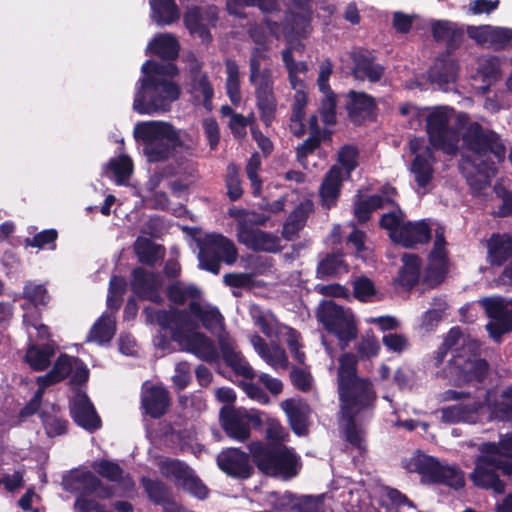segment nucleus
<instances>
[{"label": "nucleus", "instance_id": "8fccbe9b", "mask_svg": "<svg viewBox=\"0 0 512 512\" xmlns=\"http://www.w3.org/2000/svg\"><path fill=\"white\" fill-rule=\"evenodd\" d=\"M225 186L230 201L235 202L242 197L244 191L240 178V168L235 163L228 164L226 168Z\"/></svg>", "mask_w": 512, "mask_h": 512}, {"label": "nucleus", "instance_id": "39448f33", "mask_svg": "<svg viewBox=\"0 0 512 512\" xmlns=\"http://www.w3.org/2000/svg\"><path fill=\"white\" fill-rule=\"evenodd\" d=\"M248 451L257 469L269 477L290 480L296 477L302 468L300 456L294 448L286 445L252 441L248 444Z\"/></svg>", "mask_w": 512, "mask_h": 512}, {"label": "nucleus", "instance_id": "09e8293b", "mask_svg": "<svg viewBox=\"0 0 512 512\" xmlns=\"http://www.w3.org/2000/svg\"><path fill=\"white\" fill-rule=\"evenodd\" d=\"M384 206V197L378 194L370 195L365 199H360L354 204V216L359 223H366L373 211L381 209Z\"/></svg>", "mask_w": 512, "mask_h": 512}, {"label": "nucleus", "instance_id": "dca6fc26", "mask_svg": "<svg viewBox=\"0 0 512 512\" xmlns=\"http://www.w3.org/2000/svg\"><path fill=\"white\" fill-rule=\"evenodd\" d=\"M498 165L491 158L466 160L461 166V171L473 194H479L489 187L491 179L498 172Z\"/></svg>", "mask_w": 512, "mask_h": 512}, {"label": "nucleus", "instance_id": "6e6552de", "mask_svg": "<svg viewBox=\"0 0 512 512\" xmlns=\"http://www.w3.org/2000/svg\"><path fill=\"white\" fill-rule=\"evenodd\" d=\"M143 314L147 323L157 324L162 330H169L172 339L178 344L199 329V324L189 307L185 309L171 307L166 310L148 306L143 309Z\"/></svg>", "mask_w": 512, "mask_h": 512}, {"label": "nucleus", "instance_id": "f257e3e1", "mask_svg": "<svg viewBox=\"0 0 512 512\" xmlns=\"http://www.w3.org/2000/svg\"><path fill=\"white\" fill-rule=\"evenodd\" d=\"M144 77L140 80V87L136 91L133 109L140 115H152L167 112L171 104L178 100L181 89L178 84L165 77L173 78L179 70L173 63H158L147 60L142 65Z\"/></svg>", "mask_w": 512, "mask_h": 512}, {"label": "nucleus", "instance_id": "37998d69", "mask_svg": "<svg viewBox=\"0 0 512 512\" xmlns=\"http://www.w3.org/2000/svg\"><path fill=\"white\" fill-rule=\"evenodd\" d=\"M150 5L158 24H171L180 17L175 0H150Z\"/></svg>", "mask_w": 512, "mask_h": 512}, {"label": "nucleus", "instance_id": "20e7f679", "mask_svg": "<svg viewBox=\"0 0 512 512\" xmlns=\"http://www.w3.org/2000/svg\"><path fill=\"white\" fill-rule=\"evenodd\" d=\"M134 137L142 143L143 154L150 163L165 162L183 147L179 130L165 121L139 122L134 128Z\"/></svg>", "mask_w": 512, "mask_h": 512}, {"label": "nucleus", "instance_id": "49530a36", "mask_svg": "<svg viewBox=\"0 0 512 512\" xmlns=\"http://www.w3.org/2000/svg\"><path fill=\"white\" fill-rule=\"evenodd\" d=\"M345 420V440L355 449L363 452L366 450L365 430L357 424L356 416H343Z\"/></svg>", "mask_w": 512, "mask_h": 512}, {"label": "nucleus", "instance_id": "f3484780", "mask_svg": "<svg viewBox=\"0 0 512 512\" xmlns=\"http://www.w3.org/2000/svg\"><path fill=\"white\" fill-rule=\"evenodd\" d=\"M130 288L140 300L151 301L156 304H162L163 298L160 294L161 278L153 271H147L138 266L131 272Z\"/></svg>", "mask_w": 512, "mask_h": 512}, {"label": "nucleus", "instance_id": "2eb2a0df", "mask_svg": "<svg viewBox=\"0 0 512 512\" xmlns=\"http://www.w3.org/2000/svg\"><path fill=\"white\" fill-rule=\"evenodd\" d=\"M226 7L230 15L240 19L246 18V7H257L264 15L263 23L272 35H276L282 26V23L269 18L270 15L281 12L280 0H226Z\"/></svg>", "mask_w": 512, "mask_h": 512}, {"label": "nucleus", "instance_id": "2f4dec72", "mask_svg": "<svg viewBox=\"0 0 512 512\" xmlns=\"http://www.w3.org/2000/svg\"><path fill=\"white\" fill-rule=\"evenodd\" d=\"M442 466L438 459L433 456L418 455L409 461L407 469L421 475L424 482L436 484L439 481Z\"/></svg>", "mask_w": 512, "mask_h": 512}, {"label": "nucleus", "instance_id": "f704fd0d", "mask_svg": "<svg viewBox=\"0 0 512 512\" xmlns=\"http://www.w3.org/2000/svg\"><path fill=\"white\" fill-rule=\"evenodd\" d=\"M183 21L191 35L198 36L203 43L212 41V34L204 23L203 11L200 6H188L184 12Z\"/></svg>", "mask_w": 512, "mask_h": 512}, {"label": "nucleus", "instance_id": "c03bdc74", "mask_svg": "<svg viewBox=\"0 0 512 512\" xmlns=\"http://www.w3.org/2000/svg\"><path fill=\"white\" fill-rule=\"evenodd\" d=\"M116 332L115 321L110 315L103 314L92 326L89 339L99 344L109 343Z\"/></svg>", "mask_w": 512, "mask_h": 512}, {"label": "nucleus", "instance_id": "69168bd1", "mask_svg": "<svg viewBox=\"0 0 512 512\" xmlns=\"http://www.w3.org/2000/svg\"><path fill=\"white\" fill-rule=\"evenodd\" d=\"M512 41V28L492 26L490 32V46L495 51L504 50Z\"/></svg>", "mask_w": 512, "mask_h": 512}, {"label": "nucleus", "instance_id": "f03ea898", "mask_svg": "<svg viewBox=\"0 0 512 512\" xmlns=\"http://www.w3.org/2000/svg\"><path fill=\"white\" fill-rule=\"evenodd\" d=\"M337 369V390L343 416L371 412L376 407L377 393L368 378L357 374V358L351 352L343 353Z\"/></svg>", "mask_w": 512, "mask_h": 512}, {"label": "nucleus", "instance_id": "5fc2aeb1", "mask_svg": "<svg viewBox=\"0 0 512 512\" xmlns=\"http://www.w3.org/2000/svg\"><path fill=\"white\" fill-rule=\"evenodd\" d=\"M58 239V231L54 228L45 229L35 234L33 237H27L24 239L26 247L38 248V249H56V241Z\"/></svg>", "mask_w": 512, "mask_h": 512}, {"label": "nucleus", "instance_id": "13d9d810", "mask_svg": "<svg viewBox=\"0 0 512 512\" xmlns=\"http://www.w3.org/2000/svg\"><path fill=\"white\" fill-rule=\"evenodd\" d=\"M359 150L355 145L345 144L337 153V162L345 170L347 178L358 167Z\"/></svg>", "mask_w": 512, "mask_h": 512}, {"label": "nucleus", "instance_id": "bb28decb", "mask_svg": "<svg viewBox=\"0 0 512 512\" xmlns=\"http://www.w3.org/2000/svg\"><path fill=\"white\" fill-rule=\"evenodd\" d=\"M397 234L395 242L405 248H413L417 244H426L431 240V228L424 220L403 223Z\"/></svg>", "mask_w": 512, "mask_h": 512}, {"label": "nucleus", "instance_id": "0eeeda50", "mask_svg": "<svg viewBox=\"0 0 512 512\" xmlns=\"http://www.w3.org/2000/svg\"><path fill=\"white\" fill-rule=\"evenodd\" d=\"M463 146L476 159L491 158L495 164H501L506 157V146L500 135L492 129L484 128L478 122L469 124L462 134Z\"/></svg>", "mask_w": 512, "mask_h": 512}, {"label": "nucleus", "instance_id": "a878e982", "mask_svg": "<svg viewBox=\"0 0 512 512\" xmlns=\"http://www.w3.org/2000/svg\"><path fill=\"white\" fill-rule=\"evenodd\" d=\"M281 407L287 415L288 423L293 433L297 436L307 435L310 414L309 405L290 398L284 400L281 403Z\"/></svg>", "mask_w": 512, "mask_h": 512}, {"label": "nucleus", "instance_id": "338daca9", "mask_svg": "<svg viewBox=\"0 0 512 512\" xmlns=\"http://www.w3.org/2000/svg\"><path fill=\"white\" fill-rule=\"evenodd\" d=\"M89 369L82 359L79 357L75 360L73 371L70 374L69 385L71 386L74 394L77 391H82L80 387L85 384L89 379Z\"/></svg>", "mask_w": 512, "mask_h": 512}, {"label": "nucleus", "instance_id": "aec40b11", "mask_svg": "<svg viewBox=\"0 0 512 512\" xmlns=\"http://www.w3.org/2000/svg\"><path fill=\"white\" fill-rule=\"evenodd\" d=\"M171 397L169 391L162 385H151L142 389L141 409L152 419H160L169 410Z\"/></svg>", "mask_w": 512, "mask_h": 512}, {"label": "nucleus", "instance_id": "0e129e2a", "mask_svg": "<svg viewBox=\"0 0 512 512\" xmlns=\"http://www.w3.org/2000/svg\"><path fill=\"white\" fill-rule=\"evenodd\" d=\"M403 213L400 209L398 211H392L384 213L379 221V226L389 231L390 238L395 242L398 237L400 227L403 225Z\"/></svg>", "mask_w": 512, "mask_h": 512}, {"label": "nucleus", "instance_id": "b1692460", "mask_svg": "<svg viewBox=\"0 0 512 512\" xmlns=\"http://www.w3.org/2000/svg\"><path fill=\"white\" fill-rule=\"evenodd\" d=\"M179 345L187 352L194 354L197 358L207 363H217L220 354L212 339L204 333L196 330Z\"/></svg>", "mask_w": 512, "mask_h": 512}, {"label": "nucleus", "instance_id": "e2e57ef3", "mask_svg": "<svg viewBox=\"0 0 512 512\" xmlns=\"http://www.w3.org/2000/svg\"><path fill=\"white\" fill-rule=\"evenodd\" d=\"M94 469L100 476L109 481L120 482L123 479L124 470L116 462L103 459L94 465Z\"/></svg>", "mask_w": 512, "mask_h": 512}, {"label": "nucleus", "instance_id": "ea45409f", "mask_svg": "<svg viewBox=\"0 0 512 512\" xmlns=\"http://www.w3.org/2000/svg\"><path fill=\"white\" fill-rule=\"evenodd\" d=\"M55 349L50 344L32 345L25 354V361L34 371H44L51 364Z\"/></svg>", "mask_w": 512, "mask_h": 512}, {"label": "nucleus", "instance_id": "393cba45", "mask_svg": "<svg viewBox=\"0 0 512 512\" xmlns=\"http://www.w3.org/2000/svg\"><path fill=\"white\" fill-rule=\"evenodd\" d=\"M354 67L352 73L357 79H368L370 82H378L384 75L385 68L375 63L374 54L366 49H360L352 54Z\"/></svg>", "mask_w": 512, "mask_h": 512}, {"label": "nucleus", "instance_id": "6e6d98bb", "mask_svg": "<svg viewBox=\"0 0 512 512\" xmlns=\"http://www.w3.org/2000/svg\"><path fill=\"white\" fill-rule=\"evenodd\" d=\"M321 92L324 94L319 107V114L321 119L325 125H335L337 122V95L333 90Z\"/></svg>", "mask_w": 512, "mask_h": 512}, {"label": "nucleus", "instance_id": "4468645a", "mask_svg": "<svg viewBox=\"0 0 512 512\" xmlns=\"http://www.w3.org/2000/svg\"><path fill=\"white\" fill-rule=\"evenodd\" d=\"M218 468L228 477L247 480L254 474V463L250 451L238 447L223 448L216 456Z\"/></svg>", "mask_w": 512, "mask_h": 512}, {"label": "nucleus", "instance_id": "72a5a7b5", "mask_svg": "<svg viewBox=\"0 0 512 512\" xmlns=\"http://www.w3.org/2000/svg\"><path fill=\"white\" fill-rule=\"evenodd\" d=\"M488 257L491 265L502 266L512 261V236L493 234L488 243Z\"/></svg>", "mask_w": 512, "mask_h": 512}, {"label": "nucleus", "instance_id": "a211bd4d", "mask_svg": "<svg viewBox=\"0 0 512 512\" xmlns=\"http://www.w3.org/2000/svg\"><path fill=\"white\" fill-rule=\"evenodd\" d=\"M69 412L74 423L90 433L102 427V420L84 391H77L74 394L69 403Z\"/></svg>", "mask_w": 512, "mask_h": 512}, {"label": "nucleus", "instance_id": "c756f323", "mask_svg": "<svg viewBox=\"0 0 512 512\" xmlns=\"http://www.w3.org/2000/svg\"><path fill=\"white\" fill-rule=\"evenodd\" d=\"M403 265L398 271L394 282L407 291L414 289L420 282L421 259L416 254L404 253L402 256Z\"/></svg>", "mask_w": 512, "mask_h": 512}, {"label": "nucleus", "instance_id": "c9c22d12", "mask_svg": "<svg viewBox=\"0 0 512 512\" xmlns=\"http://www.w3.org/2000/svg\"><path fill=\"white\" fill-rule=\"evenodd\" d=\"M60 407L56 404L51 406V410H41L38 415L46 435L49 438L62 436L67 433L69 422L66 418L59 415Z\"/></svg>", "mask_w": 512, "mask_h": 512}, {"label": "nucleus", "instance_id": "1a4fd4ad", "mask_svg": "<svg viewBox=\"0 0 512 512\" xmlns=\"http://www.w3.org/2000/svg\"><path fill=\"white\" fill-rule=\"evenodd\" d=\"M219 423L228 438L245 442L251 436V429L258 430L263 425L261 413L256 409L223 405L219 411Z\"/></svg>", "mask_w": 512, "mask_h": 512}, {"label": "nucleus", "instance_id": "5701e85b", "mask_svg": "<svg viewBox=\"0 0 512 512\" xmlns=\"http://www.w3.org/2000/svg\"><path fill=\"white\" fill-rule=\"evenodd\" d=\"M454 369L458 384H481L488 376L489 364L483 358H460L455 360Z\"/></svg>", "mask_w": 512, "mask_h": 512}, {"label": "nucleus", "instance_id": "864d4df0", "mask_svg": "<svg viewBox=\"0 0 512 512\" xmlns=\"http://www.w3.org/2000/svg\"><path fill=\"white\" fill-rule=\"evenodd\" d=\"M159 245L149 239L137 240L134 251L141 264L153 267L158 260Z\"/></svg>", "mask_w": 512, "mask_h": 512}, {"label": "nucleus", "instance_id": "7ed1b4c3", "mask_svg": "<svg viewBox=\"0 0 512 512\" xmlns=\"http://www.w3.org/2000/svg\"><path fill=\"white\" fill-rule=\"evenodd\" d=\"M249 36L257 44L249 58V83L254 87L256 107L262 123L269 127L276 118L277 99L274 92L273 71L261 67L262 61L269 60L267 36L262 27L249 30Z\"/></svg>", "mask_w": 512, "mask_h": 512}, {"label": "nucleus", "instance_id": "4d7b16f0", "mask_svg": "<svg viewBox=\"0 0 512 512\" xmlns=\"http://www.w3.org/2000/svg\"><path fill=\"white\" fill-rule=\"evenodd\" d=\"M436 484H443L455 490L462 489L465 486L464 473L456 465H443Z\"/></svg>", "mask_w": 512, "mask_h": 512}, {"label": "nucleus", "instance_id": "ddd939ff", "mask_svg": "<svg viewBox=\"0 0 512 512\" xmlns=\"http://www.w3.org/2000/svg\"><path fill=\"white\" fill-rule=\"evenodd\" d=\"M160 472L165 477H173L179 487L197 498L203 500L208 497V488L184 461L166 459L160 464Z\"/></svg>", "mask_w": 512, "mask_h": 512}, {"label": "nucleus", "instance_id": "473e14b6", "mask_svg": "<svg viewBox=\"0 0 512 512\" xmlns=\"http://www.w3.org/2000/svg\"><path fill=\"white\" fill-rule=\"evenodd\" d=\"M342 168L333 165L326 173L320 188V195L324 205L331 208L336 205L342 186Z\"/></svg>", "mask_w": 512, "mask_h": 512}, {"label": "nucleus", "instance_id": "e433bc0d", "mask_svg": "<svg viewBox=\"0 0 512 512\" xmlns=\"http://www.w3.org/2000/svg\"><path fill=\"white\" fill-rule=\"evenodd\" d=\"M349 267L344 260V254L341 250L327 253L323 259L318 262L316 268L317 277L324 279L334 277L340 273L348 272Z\"/></svg>", "mask_w": 512, "mask_h": 512}, {"label": "nucleus", "instance_id": "3c124183", "mask_svg": "<svg viewBox=\"0 0 512 512\" xmlns=\"http://www.w3.org/2000/svg\"><path fill=\"white\" fill-rule=\"evenodd\" d=\"M357 354H354L358 359L366 360L378 356L380 352V344L373 331L370 329L361 337L355 346Z\"/></svg>", "mask_w": 512, "mask_h": 512}, {"label": "nucleus", "instance_id": "58836bf2", "mask_svg": "<svg viewBox=\"0 0 512 512\" xmlns=\"http://www.w3.org/2000/svg\"><path fill=\"white\" fill-rule=\"evenodd\" d=\"M189 310L197 322L207 330H212L223 324L224 317L217 307H203L198 300H191Z\"/></svg>", "mask_w": 512, "mask_h": 512}, {"label": "nucleus", "instance_id": "cd10ccee", "mask_svg": "<svg viewBox=\"0 0 512 512\" xmlns=\"http://www.w3.org/2000/svg\"><path fill=\"white\" fill-rule=\"evenodd\" d=\"M436 162L434 152L431 147L427 146L423 152L416 153L410 167L411 173L414 175L415 183L421 187H427L433 180L434 168Z\"/></svg>", "mask_w": 512, "mask_h": 512}, {"label": "nucleus", "instance_id": "603ef678", "mask_svg": "<svg viewBox=\"0 0 512 512\" xmlns=\"http://www.w3.org/2000/svg\"><path fill=\"white\" fill-rule=\"evenodd\" d=\"M107 169L114 174L118 184H123L129 179L133 172V163L129 156L120 155L109 160Z\"/></svg>", "mask_w": 512, "mask_h": 512}, {"label": "nucleus", "instance_id": "680f3d73", "mask_svg": "<svg viewBox=\"0 0 512 512\" xmlns=\"http://www.w3.org/2000/svg\"><path fill=\"white\" fill-rule=\"evenodd\" d=\"M353 295L360 302H370L376 295V288L372 280L360 276L353 282Z\"/></svg>", "mask_w": 512, "mask_h": 512}, {"label": "nucleus", "instance_id": "9d476101", "mask_svg": "<svg viewBox=\"0 0 512 512\" xmlns=\"http://www.w3.org/2000/svg\"><path fill=\"white\" fill-rule=\"evenodd\" d=\"M237 256L238 252L234 242L222 234H208L200 245L201 267L216 275L220 271L221 261L232 265L236 262Z\"/></svg>", "mask_w": 512, "mask_h": 512}, {"label": "nucleus", "instance_id": "a18cd8bd", "mask_svg": "<svg viewBox=\"0 0 512 512\" xmlns=\"http://www.w3.org/2000/svg\"><path fill=\"white\" fill-rule=\"evenodd\" d=\"M141 485L151 502L162 505L172 495L171 489L159 479L141 478Z\"/></svg>", "mask_w": 512, "mask_h": 512}, {"label": "nucleus", "instance_id": "4be33fe9", "mask_svg": "<svg viewBox=\"0 0 512 512\" xmlns=\"http://www.w3.org/2000/svg\"><path fill=\"white\" fill-rule=\"evenodd\" d=\"M221 358L232 371L246 379H253L255 373L242 353L236 350L235 342L227 334H219L217 337Z\"/></svg>", "mask_w": 512, "mask_h": 512}, {"label": "nucleus", "instance_id": "6ab92c4d", "mask_svg": "<svg viewBox=\"0 0 512 512\" xmlns=\"http://www.w3.org/2000/svg\"><path fill=\"white\" fill-rule=\"evenodd\" d=\"M345 109L349 120L360 126L365 121H374L377 117V104L373 96L363 91L351 90L346 94Z\"/></svg>", "mask_w": 512, "mask_h": 512}, {"label": "nucleus", "instance_id": "c85d7f7f", "mask_svg": "<svg viewBox=\"0 0 512 512\" xmlns=\"http://www.w3.org/2000/svg\"><path fill=\"white\" fill-rule=\"evenodd\" d=\"M482 407L483 404L480 401L443 407L441 409V421L446 424L473 423L476 421Z\"/></svg>", "mask_w": 512, "mask_h": 512}, {"label": "nucleus", "instance_id": "052dcab7", "mask_svg": "<svg viewBox=\"0 0 512 512\" xmlns=\"http://www.w3.org/2000/svg\"><path fill=\"white\" fill-rule=\"evenodd\" d=\"M261 167V156L258 152H254L248 159L245 171L248 180L250 181L252 194L254 197H258L262 191V180L258 175V171Z\"/></svg>", "mask_w": 512, "mask_h": 512}, {"label": "nucleus", "instance_id": "7c9ffc66", "mask_svg": "<svg viewBox=\"0 0 512 512\" xmlns=\"http://www.w3.org/2000/svg\"><path fill=\"white\" fill-rule=\"evenodd\" d=\"M311 12H295L287 9L282 21V30L287 39L305 37L311 30Z\"/></svg>", "mask_w": 512, "mask_h": 512}, {"label": "nucleus", "instance_id": "9b49d317", "mask_svg": "<svg viewBox=\"0 0 512 512\" xmlns=\"http://www.w3.org/2000/svg\"><path fill=\"white\" fill-rule=\"evenodd\" d=\"M474 464L470 479L476 487L492 490L495 494L505 492L506 484L500 479L497 471H501L504 476H511L512 462L496 461L491 457H476Z\"/></svg>", "mask_w": 512, "mask_h": 512}, {"label": "nucleus", "instance_id": "f8f14e48", "mask_svg": "<svg viewBox=\"0 0 512 512\" xmlns=\"http://www.w3.org/2000/svg\"><path fill=\"white\" fill-rule=\"evenodd\" d=\"M426 132L432 148L448 155L458 150V132L450 127L449 117L442 109H436L426 117Z\"/></svg>", "mask_w": 512, "mask_h": 512}, {"label": "nucleus", "instance_id": "774afa93", "mask_svg": "<svg viewBox=\"0 0 512 512\" xmlns=\"http://www.w3.org/2000/svg\"><path fill=\"white\" fill-rule=\"evenodd\" d=\"M496 413L502 420L512 421V385L501 394V400L495 406Z\"/></svg>", "mask_w": 512, "mask_h": 512}, {"label": "nucleus", "instance_id": "bf43d9fd", "mask_svg": "<svg viewBox=\"0 0 512 512\" xmlns=\"http://www.w3.org/2000/svg\"><path fill=\"white\" fill-rule=\"evenodd\" d=\"M22 297L35 307L47 305L50 299L46 286L44 284H35L32 281L25 282Z\"/></svg>", "mask_w": 512, "mask_h": 512}, {"label": "nucleus", "instance_id": "4c0bfd02", "mask_svg": "<svg viewBox=\"0 0 512 512\" xmlns=\"http://www.w3.org/2000/svg\"><path fill=\"white\" fill-rule=\"evenodd\" d=\"M148 49L161 59L175 60L179 55L180 45L173 35L159 34L149 43Z\"/></svg>", "mask_w": 512, "mask_h": 512}, {"label": "nucleus", "instance_id": "de8ad7c7", "mask_svg": "<svg viewBox=\"0 0 512 512\" xmlns=\"http://www.w3.org/2000/svg\"><path fill=\"white\" fill-rule=\"evenodd\" d=\"M200 290L194 286H184L181 282L176 281L170 284L166 290L168 300L175 305H184L188 298L197 300L200 297Z\"/></svg>", "mask_w": 512, "mask_h": 512}, {"label": "nucleus", "instance_id": "a19ab883", "mask_svg": "<svg viewBox=\"0 0 512 512\" xmlns=\"http://www.w3.org/2000/svg\"><path fill=\"white\" fill-rule=\"evenodd\" d=\"M448 268V261L429 259L421 279L422 286L427 289L440 286L447 277Z\"/></svg>", "mask_w": 512, "mask_h": 512}, {"label": "nucleus", "instance_id": "423d86ee", "mask_svg": "<svg viewBox=\"0 0 512 512\" xmlns=\"http://www.w3.org/2000/svg\"><path fill=\"white\" fill-rule=\"evenodd\" d=\"M317 319L324 329L334 335L341 350L358 336V327L354 314L333 300L324 301L317 309Z\"/></svg>", "mask_w": 512, "mask_h": 512}, {"label": "nucleus", "instance_id": "79ce46f5", "mask_svg": "<svg viewBox=\"0 0 512 512\" xmlns=\"http://www.w3.org/2000/svg\"><path fill=\"white\" fill-rule=\"evenodd\" d=\"M458 70L459 66L456 60L447 55L436 59L431 75L434 81L440 84H449L456 81Z\"/></svg>", "mask_w": 512, "mask_h": 512}, {"label": "nucleus", "instance_id": "412c9836", "mask_svg": "<svg viewBox=\"0 0 512 512\" xmlns=\"http://www.w3.org/2000/svg\"><path fill=\"white\" fill-rule=\"evenodd\" d=\"M237 240L253 252L278 253L282 250L281 240L277 235L257 229H242Z\"/></svg>", "mask_w": 512, "mask_h": 512}]
</instances>
